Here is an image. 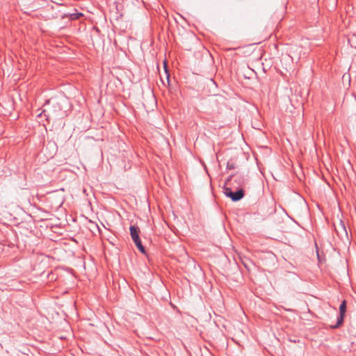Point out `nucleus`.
<instances>
[{
  "instance_id": "obj_1",
  "label": "nucleus",
  "mask_w": 356,
  "mask_h": 356,
  "mask_svg": "<svg viewBox=\"0 0 356 356\" xmlns=\"http://www.w3.org/2000/svg\"><path fill=\"white\" fill-rule=\"evenodd\" d=\"M230 182L231 180H228L226 182L225 186L224 188V193L227 197H230L232 201H238L243 197L244 191L243 188H240L236 189V191L234 192L233 191L234 188L231 186L232 184H230Z\"/></svg>"
},
{
  "instance_id": "obj_2",
  "label": "nucleus",
  "mask_w": 356,
  "mask_h": 356,
  "mask_svg": "<svg viewBox=\"0 0 356 356\" xmlns=\"http://www.w3.org/2000/svg\"><path fill=\"white\" fill-rule=\"evenodd\" d=\"M139 232H140V231H139V229L138 227L134 226V225H131L130 227V234H131V236L134 242L135 243V244H136V247L138 248V250L141 252L145 253V248L143 245L140 239Z\"/></svg>"
},
{
  "instance_id": "obj_3",
  "label": "nucleus",
  "mask_w": 356,
  "mask_h": 356,
  "mask_svg": "<svg viewBox=\"0 0 356 356\" xmlns=\"http://www.w3.org/2000/svg\"><path fill=\"white\" fill-rule=\"evenodd\" d=\"M346 311V300H343L339 307L340 316L338 318L337 325L335 326H334V327H338L343 323Z\"/></svg>"
},
{
  "instance_id": "obj_4",
  "label": "nucleus",
  "mask_w": 356,
  "mask_h": 356,
  "mask_svg": "<svg viewBox=\"0 0 356 356\" xmlns=\"http://www.w3.org/2000/svg\"><path fill=\"white\" fill-rule=\"evenodd\" d=\"M163 66H164L165 72V74H166L167 79H168V78H169V74H168V70H167V63H166V61H164V62H163Z\"/></svg>"
},
{
  "instance_id": "obj_5",
  "label": "nucleus",
  "mask_w": 356,
  "mask_h": 356,
  "mask_svg": "<svg viewBox=\"0 0 356 356\" xmlns=\"http://www.w3.org/2000/svg\"><path fill=\"white\" fill-rule=\"evenodd\" d=\"M81 15H82V14H81V13L72 14V15H71V18H72V19H78V18L79 17V16H81Z\"/></svg>"
},
{
  "instance_id": "obj_6",
  "label": "nucleus",
  "mask_w": 356,
  "mask_h": 356,
  "mask_svg": "<svg viewBox=\"0 0 356 356\" xmlns=\"http://www.w3.org/2000/svg\"><path fill=\"white\" fill-rule=\"evenodd\" d=\"M56 115H57V116H58V117H60V118H63V117H65V116H66V115H67V113H66V112H61V113H59V112H58V113L56 114Z\"/></svg>"
},
{
  "instance_id": "obj_7",
  "label": "nucleus",
  "mask_w": 356,
  "mask_h": 356,
  "mask_svg": "<svg viewBox=\"0 0 356 356\" xmlns=\"http://www.w3.org/2000/svg\"><path fill=\"white\" fill-rule=\"evenodd\" d=\"M227 167L229 169H232V168H234V164H230L229 163H227Z\"/></svg>"
},
{
  "instance_id": "obj_8",
  "label": "nucleus",
  "mask_w": 356,
  "mask_h": 356,
  "mask_svg": "<svg viewBox=\"0 0 356 356\" xmlns=\"http://www.w3.org/2000/svg\"><path fill=\"white\" fill-rule=\"evenodd\" d=\"M60 104L59 102H57L55 105H54V107L55 108H60Z\"/></svg>"
},
{
  "instance_id": "obj_9",
  "label": "nucleus",
  "mask_w": 356,
  "mask_h": 356,
  "mask_svg": "<svg viewBox=\"0 0 356 356\" xmlns=\"http://www.w3.org/2000/svg\"><path fill=\"white\" fill-rule=\"evenodd\" d=\"M243 264H244L245 268H248V265L244 263Z\"/></svg>"
}]
</instances>
